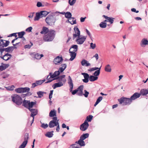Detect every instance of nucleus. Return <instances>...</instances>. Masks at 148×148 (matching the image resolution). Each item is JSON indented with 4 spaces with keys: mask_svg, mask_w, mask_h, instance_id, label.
Listing matches in <instances>:
<instances>
[{
    "mask_svg": "<svg viewBox=\"0 0 148 148\" xmlns=\"http://www.w3.org/2000/svg\"><path fill=\"white\" fill-rule=\"evenodd\" d=\"M74 29L75 31V34L73 35V39H75L77 37H78L76 40L77 44L81 45L83 44L86 39V37L84 36L82 37L80 36V32L77 27H75Z\"/></svg>",
    "mask_w": 148,
    "mask_h": 148,
    "instance_id": "f257e3e1",
    "label": "nucleus"
},
{
    "mask_svg": "<svg viewBox=\"0 0 148 148\" xmlns=\"http://www.w3.org/2000/svg\"><path fill=\"white\" fill-rule=\"evenodd\" d=\"M55 36V31L53 30H50L46 35H45L43 38L45 41H51L54 38Z\"/></svg>",
    "mask_w": 148,
    "mask_h": 148,
    "instance_id": "f03ea898",
    "label": "nucleus"
},
{
    "mask_svg": "<svg viewBox=\"0 0 148 148\" xmlns=\"http://www.w3.org/2000/svg\"><path fill=\"white\" fill-rule=\"evenodd\" d=\"M11 97L12 101L16 104L19 106L22 104L23 100L20 96L15 94L12 96Z\"/></svg>",
    "mask_w": 148,
    "mask_h": 148,
    "instance_id": "7ed1b4c3",
    "label": "nucleus"
},
{
    "mask_svg": "<svg viewBox=\"0 0 148 148\" xmlns=\"http://www.w3.org/2000/svg\"><path fill=\"white\" fill-rule=\"evenodd\" d=\"M68 84H69L70 87L69 90L71 92L73 95H74L77 92V89L74 90H73V82L70 76H69L68 77Z\"/></svg>",
    "mask_w": 148,
    "mask_h": 148,
    "instance_id": "20e7f679",
    "label": "nucleus"
},
{
    "mask_svg": "<svg viewBox=\"0 0 148 148\" xmlns=\"http://www.w3.org/2000/svg\"><path fill=\"white\" fill-rule=\"evenodd\" d=\"M118 101L121 104L123 103H124V105H129L132 102V101L130 98L122 97L120 99H118Z\"/></svg>",
    "mask_w": 148,
    "mask_h": 148,
    "instance_id": "39448f33",
    "label": "nucleus"
},
{
    "mask_svg": "<svg viewBox=\"0 0 148 148\" xmlns=\"http://www.w3.org/2000/svg\"><path fill=\"white\" fill-rule=\"evenodd\" d=\"M58 121L57 117H54L53 118V120L51 121L49 123V126L50 128H53L57 126L58 123Z\"/></svg>",
    "mask_w": 148,
    "mask_h": 148,
    "instance_id": "423d86ee",
    "label": "nucleus"
},
{
    "mask_svg": "<svg viewBox=\"0 0 148 148\" xmlns=\"http://www.w3.org/2000/svg\"><path fill=\"white\" fill-rule=\"evenodd\" d=\"M65 75H62L56 78H54L51 80H49L48 81L45 82V83L47 84L48 83H50L52 82L53 80L57 79V82H63L64 83H65L66 81V79L65 78Z\"/></svg>",
    "mask_w": 148,
    "mask_h": 148,
    "instance_id": "0eeeda50",
    "label": "nucleus"
},
{
    "mask_svg": "<svg viewBox=\"0 0 148 148\" xmlns=\"http://www.w3.org/2000/svg\"><path fill=\"white\" fill-rule=\"evenodd\" d=\"M46 23L49 25H51L54 24L55 21L54 19L53 16L51 15H49L46 18L45 20Z\"/></svg>",
    "mask_w": 148,
    "mask_h": 148,
    "instance_id": "6e6552de",
    "label": "nucleus"
},
{
    "mask_svg": "<svg viewBox=\"0 0 148 148\" xmlns=\"http://www.w3.org/2000/svg\"><path fill=\"white\" fill-rule=\"evenodd\" d=\"M10 43L9 41L3 39L0 40V47H3L8 46Z\"/></svg>",
    "mask_w": 148,
    "mask_h": 148,
    "instance_id": "1a4fd4ad",
    "label": "nucleus"
},
{
    "mask_svg": "<svg viewBox=\"0 0 148 148\" xmlns=\"http://www.w3.org/2000/svg\"><path fill=\"white\" fill-rule=\"evenodd\" d=\"M89 125L88 123L85 120L84 122L80 125V129L83 131H85L87 129Z\"/></svg>",
    "mask_w": 148,
    "mask_h": 148,
    "instance_id": "9d476101",
    "label": "nucleus"
},
{
    "mask_svg": "<svg viewBox=\"0 0 148 148\" xmlns=\"http://www.w3.org/2000/svg\"><path fill=\"white\" fill-rule=\"evenodd\" d=\"M45 80V79L42 80H37L35 82L32 83L31 87L32 88H34L38 85H40L44 82Z\"/></svg>",
    "mask_w": 148,
    "mask_h": 148,
    "instance_id": "9b49d317",
    "label": "nucleus"
},
{
    "mask_svg": "<svg viewBox=\"0 0 148 148\" xmlns=\"http://www.w3.org/2000/svg\"><path fill=\"white\" fill-rule=\"evenodd\" d=\"M63 59L62 57L57 56L54 58L53 62L56 64H58L62 63Z\"/></svg>",
    "mask_w": 148,
    "mask_h": 148,
    "instance_id": "f8f14e48",
    "label": "nucleus"
},
{
    "mask_svg": "<svg viewBox=\"0 0 148 148\" xmlns=\"http://www.w3.org/2000/svg\"><path fill=\"white\" fill-rule=\"evenodd\" d=\"M29 110L31 112V116L32 117H33V119L32 120V121L31 124H32L34 121V116L35 115H36L37 114V110L36 109H30V110Z\"/></svg>",
    "mask_w": 148,
    "mask_h": 148,
    "instance_id": "ddd939ff",
    "label": "nucleus"
},
{
    "mask_svg": "<svg viewBox=\"0 0 148 148\" xmlns=\"http://www.w3.org/2000/svg\"><path fill=\"white\" fill-rule=\"evenodd\" d=\"M12 57L11 54L7 53L3 56H0V57L3 60L7 61L8 60Z\"/></svg>",
    "mask_w": 148,
    "mask_h": 148,
    "instance_id": "4468645a",
    "label": "nucleus"
},
{
    "mask_svg": "<svg viewBox=\"0 0 148 148\" xmlns=\"http://www.w3.org/2000/svg\"><path fill=\"white\" fill-rule=\"evenodd\" d=\"M77 50L78 46L77 45H73L71 46L69 51L76 53Z\"/></svg>",
    "mask_w": 148,
    "mask_h": 148,
    "instance_id": "2eb2a0df",
    "label": "nucleus"
},
{
    "mask_svg": "<svg viewBox=\"0 0 148 148\" xmlns=\"http://www.w3.org/2000/svg\"><path fill=\"white\" fill-rule=\"evenodd\" d=\"M29 138V134L28 133H26L24 135V141L23 142L22 145L25 147L28 141Z\"/></svg>",
    "mask_w": 148,
    "mask_h": 148,
    "instance_id": "dca6fc26",
    "label": "nucleus"
},
{
    "mask_svg": "<svg viewBox=\"0 0 148 148\" xmlns=\"http://www.w3.org/2000/svg\"><path fill=\"white\" fill-rule=\"evenodd\" d=\"M140 96V94L138 92H135L134 94L130 97L132 101L134 100L139 97Z\"/></svg>",
    "mask_w": 148,
    "mask_h": 148,
    "instance_id": "f3484780",
    "label": "nucleus"
},
{
    "mask_svg": "<svg viewBox=\"0 0 148 148\" xmlns=\"http://www.w3.org/2000/svg\"><path fill=\"white\" fill-rule=\"evenodd\" d=\"M63 85V83L62 82H58L57 83L54 84L52 86V87L54 89L57 87H60Z\"/></svg>",
    "mask_w": 148,
    "mask_h": 148,
    "instance_id": "a211bd4d",
    "label": "nucleus"
},
{
    "mask_svg": "<svg viewBox=\"0 0 148 148\" xmlns=\"http://www.w3.org/2000/svg\"><path fill=\"white\" fill-rule=\"evenodd\" d=\"M148 44V41L147 39H143L140 42V45L142 47H145V45H147Z\"/></svg>",
    "mask_w": 148,
    "mask_h": 148,
    "instance_id": "6ab92c4d",
    "label": "nucleus"
},
{
    "mask_svg": "<svg viewBox=\"0 0 148 148\" xmlns=\"http://www.w3.org/2000/svg\"><path fill=\"white\" fill-rule=\"evenodd\" d=\"M69 52L70 53V55L71 56V58L69 60L71 61H72L75 58L77 53H75L74 52H72L69 51Z\"/></svg>",
    "mask_w": 148,
    "mask_h": 148,
    "instance_id": "aec40b11",
    "label": "nucleus"
},
{
    "mask_svg": "<svg viewBox=\"0 0 148 148\" xmlns=\"http://www.w3.org/2000/svg\"><path fill=\"white\" fill-rule=\"evenodd\" d=\"M2 65L0 66V71L5 70L9 66L8 64H5L2 63Z\"/></svg>",
    "mask_w": 148,
    "mask_h": 148,
    "instance_id": "412c9836",
    "label": "nucleus"
},
{
    "mask_svg": "<svg viewBox=\"0 0 148 148\" xmlns=\"http://www.w3.org/2000/svg\"><path fill=\"white\" fill-rule=\"evenodd\" d=\"M49 29L46 27H43L42 29V31L40 32L42 34H45L49 32Z\"/></svg>",
    "mask_w": 148,
    "mask_h": 148,
    "instance_id": "4be33fe9",
    "label": "nucleus"
},
{
    "mask_svg": "<svg viewBox=\"0 0 148 148\" xmlns=\"http://www.w3.org/2000/svg\"><path fill=\"white\" fill-rule=\"evenodd\" d=\"M40 12H37L36 13V16L34 17V20L35 21H38L40 18L42 17V16Z\"/></svg>",
    "mask_w": 148,
    "mask_h": 148,
    "instance_id": "5701e85b",
    "label": "nucleus"
},
{
    "mask_svg": "<svg viewBox=\"0 0 148 148\" xmlns=\"http://www.w3.org/2000/svg\"><path fill=\"white\" fill-rule=\"evenodd\" d=\"M81 64L83 66H88L90 65V64L85 59H83L82 61Z\"/></svg>",
    "mask_w": 148,
    "mask_h": 148,
    "instance_id": "b1692460",
    "label": "nucleus"
},
{
    "mask_svg": "<svg viewBox=\"0 0 148 148\" xmlns=\"http://www.w3.org/2000/svg\"><path fill=\"white\" fill-rule=\"evenodd\" d=\"M14 48L16 49V47L13 46L9 47L7 48H5L4 50L5 52H9L10 51H12Z\"/></svg>",
    "mask_w": 148,
    "mask_h": 148,
    "instance_id": "393cba45",
    "label": "nucleus"
},
{
    "mask_svg": "<svg viewBox=\"0 0 148 148\" xmlns=\"http://www.w3.org/2000/svg\"><path fill=\"white\" fill-rule=\"evenodd\" d=\"M139 94L140 95H145L148 94V90L145 89H142L140 90Z\"/></svg>",
    "mask_w": 148,
    "mask_h": 148,
    "instance_id": "a878e982",
    "label": "nucleus"
},
{
    "mask_svg": "<svg viewBox=\"0 0 148 148\" xmlns=\"http://www.w3.org/2000/svg\"><path fill=\"white\" fill-rule=\"evenodd\" d=\"M76 143L78 144L81 146H84L85 145V144L84 140L80 138L77 141L75 142Z\"/></svg>",
    "mask_w": 148,
    "mask_h": 148,
    "instance_id": "bb28decb",
    "label": "nucleus"
},
{
    "mask_svg": "<svg viewBox=\"0 0 148 148\" xmlns=\"http://www.w3.org/2000/svg\"><path fill=\"white\" fill-rule=\"evenodd\" d=\"M53 131H52L51 132H48L46 133V134H45V135L46 136L50 138L53 137Z\"/></svg>",
    "mask_w": 148,
    "mask_h": 148,
    "instance_id": "cd10ccee",
    "label": "nucleus"
},
{
    "mask_svg": "<svg viewBox=\"0 0 148 148\" xmlns=\"http://www.w3.org/2000/svg\"><path fill=\"white\" fill-rule=\"evenodd\" d=\"M111 67L109 64H107L105 68V71L106 72H110L111 71Z\"/></svg>",
    "mask_w": 148,
    "mask_h": 148,
    "instance_id": "c85d7f7f",
    "label": "nucleus"
},
{
    "mask_svg": "<svg viewBox=\"0 0 148 148\" xmlns=\"http://www.w3.org/2000/svg\"><path fill=\"white\" fill-rule=\"evenodd\" d=\"M29 102V101H27L24 100L23 101V106L27 108Z\"/></svg>",
    "mask_w": 148,
    "mask_h": 148,
    "instance_id": "c756f323",
    "label": "nucleus"
},
{
    "mask_svg": "<svg viewBox=\"0 0 148 148\" xmlns=\"http://www.w3.org/2000/svg\"><path fill=\"white\" fill-rule=\"evenodd\" d=\"M98 79V77L95 76L90 75V76L89 80L91 82H94L97 80Z\"/></svg>",
    "mask_w": 148,
    "mask_h": 148,
    "instance_id": "7c9ffc66",
    "label": "nucleus"
},
{
    "mask_svg": "<svg viewBox=\"0 0 148 148\" xmlns=\"http://www.w3.org/2000/svg\"><path fill=\"white\" fill-rule=\"evenodd\" d=\"M56 111L55 110H51L49 113V116L51 117H54L56 116Z\"/></svg>",
    "mask_w": 148,
    "mask_h": 148,
    "instance_id": "2f4dec72",
    "label": "nucleus"
},
{
    "mask_svg": "<svg viewBox=\"0 0 148 148\" xmlns=\"http://www.w3.org/2000/svg\"><path fill=\"white\" fill-rule=\"evenodd\" d=\"M89 135V134L88 133L84 134L81 136L80 138L84 140L86 138L88 137Z\"/></svg>",
    "mask_w": 148,
    "mask_h": 148,
    "instance_id": "473e14b6",
    "label": "nucleus"
},
{
    "mask_svg": "<svg viewBox=\"0 0 148 148\" xmlns=\"http://www.w3.org/2000/svg\"><path fill=\"white\" fill-rule=\"evenodd\" d=\"M35 104H36V102L33 101L30 102V101L29 102V104L28 105L27 108L29 110L31 109V108H32L33 107V106Z\"/></svg>",
    "mask_w": 148,
    "mask_h": 148,
    "instance_id": "72a5a7b5",
    "label": "nucleus"
},
{
    "mask_svg": "<svg viewBox=\"0 0 148 148\" xmlns=\"http://www.w3.org/2000/svg\"><path fill=\"white\" fill-rule=\"evenodd\" d=\"M101 67V66L100 68H98V69H97V70L95 71L93 75L94 76L97 77L99 75Z\"/></svg>",
    "mask_w": 148,
    "mask_h": 148,
    "instance_id": "f704fd0d",
    "label": "nucleus"
},
{
    "mask_svg": "<svg viewBox=\"0 0 148 148\" xmlns=\"http://www.w3.org/2000/svg\"><path fill=\"white\" fill-rule=\"evenodd\" d=\"M65 16L67 19H70L72 16V14L70 12H67L66 13Z\"/></svg>",
    "mask_w": 148,
    "mask_h": 148,
    "instance_id": "c9c22d12",
    "label": "nucleus"
},
{
    "mask_svg": "<svg viewBox=\"0 0 148 148\" xmlns=\"http://www.w3.org/2000/svg\"><path fill=\"white\" fill-rule=\"evenodd\" d=\"M18 35V38H21L23 37V36L25 34V32L24 31H22L20 32L17 33Z\"/></svg>",
    "mask_w": 148,
    "mask_h": 148,
    "instance_id": "e433bc0d",
    "label": "nucleus"
},
{
    "mask_svg": "<svg viewBox=\"0 0 148 148\" xmlns=\"http://www.w3.org/2000/svg\"><path fill=\"white\" fill-rule=\"evenodd\" d=\"M40 12L41 14L42 17H45L47 14L49 13V12H48L45 11H42Z\"/></svg>",
    "mask_w": 148,
    "mask_h": 148,
    "instance_id": "4c0bfd02",
    "label": "nucleus"
},
{
    "mask_svg": "<svg viewBox=\"0 0 148 148\" xmlns=\"http://www.w3.org/2000/svg\"><path fill=\"white\" fill-rule=\"evenodd\" d=\"M23 87H20L16 89L15 90V92L18 93H23Z\"/></svg>",
    "mask_w": 148,
    "mask_h": 148,
    "instance_id": "58836bf2",
    "label": "nucleus"
},
{
    "mask_svg": "<svg viewBox=\"0 0 148 148\" xmlns=\"http://www.w3.org/2000/svg\"><path fill=\"white\" fill-rule=\"evenodd\" d=\"M107 26L106 23L104 22H101L99 24L100 27L102 28H105Z\"/></svg>",
    "mask_w": 148,
    "mask_h": 148,
    "instance_id": "ea45409f",
    "label": "nucleus"
},
{
    "mask_svg": "<svg viewBox=\"0 0 148 148\" xmlns=\"http://www.w3.org/2000/svg\"><path fill=\"white\" fill-rule=\"evenodd\" d=\"M40 123H41V127L44 129H46L49 126V125L47 123H42L41 122H40Z\"/></svg>",
    "mask_w": 148,
    "mask_h": 148,
    "instance_id": "a19ab883",
    "label": "nucleus"
},
{
    "mask_svg": "<svg viewBox=\"0 0 148 148\" xmlns=\"http://www.w3.org/2000/svg\"><path fill=\"white\" fill-rule=\"evenodd\" d=\"M45 93V92L42 91H39L37 92V94L38 95V97L39 98H41L43 96V94Z\"/></svg>",
    "mask_w": 148,
    "mask_h": 148,
    "instance_id": "79ce46f5",
    "label": "nucleus"
},
{
    "mask_svg": "<svg viewBox=\"0 0 148 148\" xmlns=\"http://www.w3.org/2000/svg\"><path fill=\"white\" fill-rule=\"evenodd\" d=\"M6 89L8 90H13L14 89V86L13 85L9 86L8 87H5Z\"/></svg>",
    "mask_w": 148,
    "mask_h": 148,
    "instance_id": "37998d69",
    "label": "nucleus"
},
{
    "mask_svg": "<svg viewBox=\"0 0 148 148\" xmlns=\"http://www.w3.org/2000/svg\"><path fill=\"white\" fill-rule=\"evenodd\" d=\"M76 0H69L68 3L70 5H73L76 2Z\"/></svg>",
    "mask_w": 148,
    "mask_h": 148,
    "instance_id": "c03bdc74",
    "label": "nucleus"
},
{
    "mask_svg": "<svg viewBox=\"0 0 148 148\" xmlns=\"http://www.w3.org/2000/svg\"><path fill=\"white\" fill-rule=\"evenodd\" d=\"M23 93L26 92H29L30 90V88L29 87H26L23 88Z\"/></svg>",
    "mask_w": 148,
    "mask_h": 148,
    "instance_id": "a18cd8bd",
    "label": "nucleus"
},
{
    "mask_svg": "<svg viewBox=\"0 0 148 148\" xmlns=\"http://www.w3.org/2000/svg\"><path fill=\"white\" fill-rule=\"evenodd\" d=\"M82 74L84 76V77L85 79L86 78V79H89L90 76H89V75L88 73H82Z\"/></svg>",
    "mask_w": 148,
    "mask_h": 148,
    "instance_id": "49530a36",
    "label": "nucleus"
},
{
    "mask_svg": "<svg viewBox=\"0 0 148 148\" xmlns=\"http://www.w3.org/2000/svg\"><path fill=\"white\" fill-rule=\"evenodd\" d=\"M84 88V86L83 85H81L79 86L78 88L77 89V92L78 91H83Z\"/></svg>",
    "mask_w": 148,
    "mask_h": 148,
    "instance_id": "de8ad7c7",
    "label": "nucleus"
},
{
    "mask_svg": "<svg viewBox=\"0 0 148 148\" xmlns=\"http://www.w3.org/2000/svg\"><path fill=\"white\" fill-rule=\"evenodd\" d=\"M93 116L92 115H89L87 117V121L88 122H90L92 120Z\"/></svg>",
    "mask_w": 148,
    "mask_h": 148,
    "instance_id": "09e8293b",
    "label": "nucleus"
},
{
    "mask_svg": "<svg viewBox=\"0 0 148 148\" xmlns=\"http://www.w3.org/2000/svg\"><path fill=\"white\" fill-rule=\"evenodd\" d=\"M30 45H25L24 46V47L25 48H28V49H30L31 47L33 45V43L30 42Z\"/></svg>",
    "mask_w": 148,
    "mask_h": 148,
    "instance_id": "8fccbe9b",
    "label": "nucleus"
},
{
    "mask_svg": "<svg viewBox=\"0 0 148 148\" xmlns=\"http://www.w3.org/2000/svg\"><path fill=\"white\" fill-rule=\"evenodd\" d=\"M34 58L36 59H40L41 58V57H40V54L38 53L34 55Z\"/></svg>",
    "mask_w": 148,
    "mask_h": 148,
    "instance_id": "3c124183",
    "label": "nucleus"
},
{
    "mask_svg": "<svg viewBox=\"0 0 148 148\" xmlns=\"http://www.w3.org/2000/svg\"><path fill=\"white\" fill-rule=\"evenodd\" d=\"M84 94H83V95H84V97H87L88 96V94H89V92L87 91L86 90H84Z\"/></svg>",
    "mask_w": 148,
    "mask_h": 148,
    "instance_id": "603ef678",
    "label": "nucleus"
},
{
    "mask_svg": "<svg viewBox=\"0 0 148 148\" xmlns=\"http://www.w3.org/2000/svg\"><path fill=\"white\" fill-rule=\"evenodd\" d=\"M68 23H70L72 25L74 24H76V19H73L72 22H71L70 21H69V20H68Z\"/></svg>",
    "mask_w": 148,
    "mask_h": 148,
    "instance_id": "864d4df0",
    "label": "nucleus"
},
{
    "mask_svg": "<svg viewBox=\"0 0 148 148\" xmlns=\"http://www.w3.org/2000/svg\"><path fill=\"white\" fill-rule=\"evenodd\" d=\"M96 45L95 44H93V43L91 42L90 43V47L92 49H94L96 47Z\"/></svg>",
    "mask_w": 148,
    "mask_h": 148,
    "instance_id": "5fc2aeb1",
    "label": "nucleus"
},
{
    "mask_svg": "<svg viewBox=\"0 0 148 148\" xmlns=\"http://www.w3.org/2000/svg\"><path fill=\"white\" fill-rule=\"evenodd\" d=\"M98 69V67H95L91 68L90 69H88V71L90 72H91L93 71L97 70Z\"/></svg>",
    "mask_w": 148,
    "mask_h": 148,
    "instance_id": "6e6d98bb",
    "label": "nucleus"
},
{
    "mask_svg": "<svg viewBox=\"0 0 148 148\" xmlns=\"http://www.w3.org/2000/svg\"><path fill=\"white\" fill-rule=\"evenodd\" d=\"M103 97L102 96L99 97L97 99L96 102L99 103L102 99Z\"/></svg>",
    "mask_w": 148,
    "mask_h": 148,
    "instance_id": "4d7b16f0",
    "label": "nucleus"
},
{
    "mask_svg": "<svg viewBox=\"0 0 148 148\" xmlns=\"http://www.w3.org/2000/svg\"><path fill=\"white\" fill-rule=\"evenodd\" d=\"M53 74L56 77L58 76L60 74V72L59 71H56L54 72Z\"/></svg>",
    "mask_w": 148,
    "mask_h": 148,
    "instance_id": "13d9d810",
    "label": "nucleus"
},
{
    "mask_svg": "<svg viewBox=\"0 0 148 148\" xmlns=\"http://www.w3.org/2000/svg\"><path fill=\"white\" fill-rule=\"evenodd\" d=\"M36 5L38 7L44 6V5H42V3L40 2H38L37 3Z\"/></svg>",
    "mask_w": 148,
    "mask_h": 148,
    "instance_id": "bf43d9fd",
    "label": "nucleus"
},
{
    "mask_svg": "<svg viewBox=\"0 0 148 148\" xmlns=\"http://www.w3.org/2000/svg\"><path fill=\"white\" fill-rule=\"evenodd\" d=\"M17 34V33H14L12 34H10L8 36V37H11L12 36H14L15 37V38L17 37V36L16 35V34Z\"/></svg>",
    "mask_w": 148,
    "mask_h": 148,
    "instance_id": "052dcab7",
    "label": "nucleus"
},
{
    "mask_svg": "<svg viewBox=\"0 0 148 148\" xmlns=\"http://www.w3.org/2000/svg\"><path fill=\"white\" fill-rule=\"evenodd\" d=\"M2 48L0 47V56H2V53L4 51H5V48Z\"/></svg>",
    "mask_w": 148,
    "mask_h": 148,
    "instance_id": "680f3d73",
    "label": "nucleus"
},
{
    "mask_svg": "<svg viewBox=\"0 0 148 148\" xmlns=\"http://www.w3.org/2000/svg\"><path fill=\"white\" fill-rule=\"evenodd\" d=\"M77 95L79 96H82L83 95V91H78Z\"/></svg>",
    "mask_w": 148,
    "mask_h": 148,
    "instance_id": "e2e57ef3",
    "label": "nucleus"
},
{
    "mask_svg": "<svg viewBox=\"0 0 148 148\" xmlns=\"http://www.w3.org/2000/svg\"><path fill=\"white\" fill-rule=\"evenodd\" d=\"M32 27H30L26 29V31L28 32H30L32 31Z\"/></svg>",
    "mask_w": 148,
    "mask_h": 148,
    "instance_id": "0e129e2a",
    "label": "nucleus"
},
{
    "mask_svg": "<svg viewBox=\"0 0 148 148\" xmlns=\"http://www.w3.org/2000/svg\"><path fill=\"white\" fill-rule=\"evenodd\" d=\"M114 18L110 17L108 22H109L111 24H112L114 22Z\"/></svg>",
    "mask_w": 148,
    "mask_h": 148,
    "instance_id": "69168bd1",
    "label": "nucleus"
},
{
    "mask_svg": "<svg viewBox=\"0 0 148 148\" xmlns=\"http://www.w3.org/2000/svg\"><path fill=\"white\" fill-rule=\"evenodd\" d=\"M86 33H87V34L89 36V37L91 38L92 37V36H91V34H90V32H89V31L87 29H86Z\"/></svg>",
    "mask_w": 148,
    "mask_h": 148,
    "instance_id": "338daca9",
    "label": "nucleus"
},
{
    "mask_svg": "<svg viewBox=\"0 0 148 148\" xmlns=\"http://www.w3.org/2000/svg\"><path fill=\"white\" fill-rule=\"evenodd\" d=\"M34 12H31L30 13L28 17L29 18H32L34 16Z\"/></svg>",
    "mask_w": 148,
    "mask_h": 148,
    "instance_id": "774afa93",
    "label": "nucleus"
}]
</instances>
